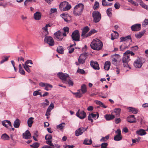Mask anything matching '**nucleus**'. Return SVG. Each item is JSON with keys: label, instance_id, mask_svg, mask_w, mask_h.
Segmentation results:
<instances>
[{"label": "nucleus", "instance_id": "1", "mask_svg": "<svg viewBox=\"0 0 148 148\" xmlns=\"http://www.w3.org/2000/svg\"><path fill=\"white\" fill-rule=\"evenodd\" d=\"M90 46L93 49L99 51L102 49L103 44L99 39L96 38L93 40L90 45Z\"/></svg>", "mask_w": 148, "mask_h": 148}, {"label": "nucleus", "instance_id": "2", "mask_svg": "<svg viewBox=\"0 0 148 148\" xmlns=\"http://www.w3.org/2000/svg\"><path fill=\"white\" fill-rule=\"evenodd\" d=\"M84 6L82 3H79L74 7L73 14L75 16H79L81 14L84 9Z\"/></svg>", "mask_w": 148, "mask_h": 148}, {"label": "nucleus", "instance_id": "3", "mask_svg": "<svg viewBox=\"0 0 148 148\" xmlns=\"http://www.w3.org/2000/svg\"><path fill=\"white\" fill-rule=\"evenodd\" d=\"M92 17L93 22L97 23L100 20L101 18V15L98 11H94L92 13Z\"/></svg>", "mask_w": 148, "mask_h": 148}, {"label": "nucleus", "instance_id": "4", "mask_svg": "<svg viewBox=\"0 0 148 148\" xmlns=\"http://www.w3.org/2000/svg\"><path fill=\"white\" fill-rule=\"evenodd\" d=\"M68 3L66 2H64L62 3L60 5V8L62 11H65L68 10L71 8V5L67 4Z\"/></svg>", "mask_w": 148, "mask_h": 148}, {"label": "nucleus", "instance_id": "5", "mask_svg": "<svg viewBox=\"0 0 148 148\" xmlns=\"http://www.w3.org/2000/svg\"><path fill=\"white\" fill-rule=\"evenodd\" d=\"M130 55H124L122 59V61L124 67H128L130 69H131L128 63L130 60Z\"/></svg>", "mask_w": 148, "mask_h": 148}, {"label": "nucleus", "instance_id": "6", "mask_svg": "<svg viewBox=\"0 0 148 148\" xmlns=\"http://www.w3.org/2000/svg\"><path fill=\"white\" fill-rule=\"evenodd\" d=\"M71 38L74 41H79L80 34L78 30L74 31L71 34Z\"/></svg>", "mask_w": 148, "mask_h": 148}, {"label": "nucleus", "instance_id": "7", "mask_svg": "<svg viewBox=\"0 0 148 148\" xmlns=\"http://www.w3.org/2000/svg\"><path fill=\"white\" fill-rule=\"evenodd\" d=\"M44 40L45 42L48 44L50 46H52L54 45L53 39L51 36L45 37Z\"/></svg>", "mask_w": 148, "mask_h": 148}, {"label": "nucleus", "instance_id": "8", "mask_svg": "<svg viewBox=\"0 0 148 148\" xmlns=\"http://www.w3.org/2000/svg\"><path fill=\"white\" fill-rule=\"evenodd\" d=\"M76 115L80 119H83L86 118V113L84 111L79 109L77 112Z\"/></svg>", "mask_w": 148, "mask_h": 148}, {"label": "nucleus", "instance_id": "9", "mask_svg": "<svg viewBox=\"0 0 148 148\" xmlns=\"http://www.w3.org/2000/svg\"><path fill=\"white\" fill-rule=\"evenodd\" d=\"M143 64V62L142 61L141 59L138 58L134 61V65L136 68H140L141 67Z\"/></svg>", "mask_w": 148, "mask_h": 148}, {"label": "nucleus", "instance_id": "10", "mask_svg": "<svg viewBox=\"0 0 148 148\" xmlns=\"http://www.w3.org/2000/svg\"><path fill=\"white\" fill-rule=\"evenodd\" d=\"M113 59H112V64L114 65L117 66L118 61H119L120 56L119 55L117 54H115L112 56Z\"/></svg>", "mask_w": 148, "mask_h": 148}, {"label": "nucleus", "instance_id": "11", "mask_svg": "<svg viewBox=\"0 0 148 148\" xmlns=\"http://www.w3.org/2000/svg\"><path fill=\"white\" fill-rule=\"evenodd\" d=\"M88 127L86 128H84L83 127H79L77 129L75 132V135L76 136H78L82 135L83 133L86 131Z\"/></svg>", "mask_w": 148, "mask_h": 148}, {"label": "nucleus", "instance_id": "12", "mask_svg": "<svg viewBox=\"0 0 148 148\" xmlns=\"http://www.w3.org/2000/svg\"><path fill=\"white\" fill-rule=\"evenodd\" d=\"M45 139L46 140V143L49 146H53V144L52 143L51 139L52 136L50 134L46 135L45 137Z\"/></svg>", "mask_w": 148, "mask_h": 148}, {"label": "nucleus", "instance_id": "13", "mask_svg": "<svg viewBox=\"0 0 148 148\" xmlns=\"http://www.w3.org/2000/svg\"><path fill=\"white\" fill-rule=\"evenodd\" d=\"M59 77L62 80L65 81L67 78L69 77V75L66 73H64L62 72L58 73L57 74Z\"/></svg>", "mask_w": 148, "mask_h": 148}, {"label": "nucleus", "instance_id": "14", "mask_svg": "<svg viewBox=\"0 0 148 148\" xmlns=\"http://www.w3.org/2000/svg\"><path fill=\"white\" fill-rule=\"evenodd\" d=\"M131 28L133 31H139L141 29V25L140 24H136L132 26Z\"/></svg>", "mask_w": 148, "mask_h": 148}, {"label": "nucleus", "instance_id": "15", "mask_svg": "<svg viewBox=\"0 0 148 148\" xmlns=\"http://www.w3.org/2000/svg\"><path fill=\"white\" fill-rule=\"evenodd\" d=\"M62 34V32L59 30L54 33V35L57 38V40L61 41L63 39V36Z\"/></svg>", "mask_w": 148, "mask_h": 148}, {"label": "nucleus", "instance_id": "16", "mask_svg": "<svg viewBox=\"0 0 148 148\" xmlns=\"http://www.w3.org/2000/svg\"><path fill=\"white\" fill-rule=\"evenodd\" d=\"M90 65L94 69L99 70L100 69L99 65L97 62H94L92 61H91Z\"/></svg>", "mask_w": 148, "mask_h": 148}, {"label": "nucleus", "instance_id": "17", "mask_svg": "<svg viewBox=\"0 0 148 148\" xmlns=\"http://www.w3.org/2000/svg\"><path fill=\"white\" fill-rule=\"evenodd\" d=\"M89 30V28L88 26L84 27L82 29V33L81 34V36L83 38H86L85 36H86V34Z\"/></svg>", "mask_w": 148, "mask_h": 148}, {"label": "nucleus", "instance_id": "18", "mask_svg": "<svg viewBox=\"0 0 148 148\" xmlns=\"http://www.w3.org/2000/svg\"><path fill=\"white\" fill-rule=\"evenodd\" d=\"M23 138L25 139H29L31 137V134L30 132L28 130H26L25 132L23 134Z\"/></svg>", "mask_w": 148, "mask_h": 148}, {"label": "nucleus", "instance_id": "19", "mask_svg": "<svg viewBox=\"0 0 148 148\" xmlns=\"http://www.w3.org/2000/svg\"><path fill=\"white\" fill-rule=\"evenodd\" d=\"M41 17V14L39 12H36L34 14V18L36 20H40Z\"/></svg>", "mask_w": 148, "mask_h": 148}, {"label": "nucleus", "instance_id": "20", "mask_svg": "<svg viewBox=\"0 0 148 148\" xmlns=\"http://www.w3.org/2000/svg\"><path fill=\"white\" fill-rule=\"evenodd\" d=\"M21 123L20 120L18 119H16L14 123V126L15 128L19 127Z\"/></svg>", "mask_w": 148, "mask_h": 148}, {"label": "nucleus", "instance_id": "21", "mask_svg": "<svg viewBox=\"0 0 148 148\" xmlns=\"http://www.w3.org/2000/svg\"><path fill=\"white\" fill-rule=\"evenodd\" d=\"M106 119L107 121L112 120L115 118V116L113 114H106L105 115Z\"/></svg>", "mask_w": 148, "mask_h": 148}, {"label": "nucleus", "instance_id": "22", "mask_svg": "<svg viewBox=\"0 0 148 148\" xmlns=\"http://www.w3.org/2000/svg\"><path fill=\"white\" fill-rule=\"evenodd\" d=\"M110 66V63L109 61H108L106 62L104 65V69L105 70L108 71Z\"/></svg>", "mask_w": 148, "mask_h": 148}, {"label": "nucleus", "instance_id": "23", "mask_svg": "<svg viewBox=\"0 0 148 148\" xmlns=\"http://www.w3.org/2000/svg\"><path fill=\"white\" fill-rule=\"evenodd\" d=\"M34 118L32 117H30L27 120V124H28V126L30 127H32L33 123H34L33 120Z\"/></svg>", "mask_w": 148, "mask_h": 148}, {"label": "nucleus", "instance_id": "24", "mask_svg": "<svg viewBox=\"0 0 148 148\" xmlns=\"http://www.w3.org/2000/svg\"><path fill=\"white\" fill-rule=\"evenodd\" d=\"M81 90L82 94H84L87 91L86 86L85 84H83L81 87Z\"/></svg>", "mask_w": 148, "mask_h": 148}, {"label": "nucleus", "instance_id": "25", "mask_svg": "<svg viewBox=\"0 0 148 148\" xmlns=\"http://www.w3.org/2000/svg\"><path fill=\"white\" fill-rule=\"evenodd\" d=\"M76 45V44L75 42H74V44L71 45L69 47H68V49L69 50V52L70 53H72L74 50V48L72 47L73 46H75Z\"/></svg>", "mask_w": 148, "mask_h": 148}, {"label": "nucleus", "instance_id": "26", "mask_svg": "<svg viewBox=\"0 0 148 148\" xmlns=\"http://www.w3.org/2000/svg\"><path fill=\"white\" fill-rule=\"evenodd\" d=\"M57 51L59 53L63 54L64 53V49L62 46H58L57 48Z\"/></svg>", "mask_w": 148, "mask_h": 148}, {"label": "nucleus", "instance_id": "27", "mask_svg": "<svg viewBox=\"0 0 148 148\" xmlns=\"http://www.w3.org/2000/svg\"><path fill=\"white\" fill-rule=\"evenodd\" d=\"M121 111V109L120 108H116L114 109V112L113 113H115L116 116H119L120 115Z\"/></svg>", "mask_w": 148, "mask_h": 148}, {"label": "nucleus", "instance_id": "28", "mask_svg": "<svg viewBox=\"0 0 148 148\" xmlns=\"http://www.w3.org/2000/svg\"><path fill=\"white\" fill-rule=\"evenodd\" d=\"M129 112H132L133 114H136L138 113V109L132 107H129Z\"/></svg>", "mask_w": 148, "mask_h": 148}, {"label": "nucleus", "instance_id": "29", "mask_svg": "<svg viewBox=\"0 0 148 148\" xmlns=\"http://www.w3.org/2000/svg\"><path fill=\"white\" fill-rule=\"evenodd\" d=\"M95 102L98 105L100 106L103 108H107V106H105L104 103L100 101L96 100Z\"/></svg>", "mask_w": 148, "mask_h": 148}, {"label": "nucleus", "instance_id": "30", "mask_svg": "<svg viewBox=\"0 0 148 148\" xmlns=\"http://www.w3.org/2000/svg\"><path fill=\"white\" fill-rule=\"evenodd\" d=\"M1 138L3 140H8L9 139V136L7 134H3L1 137Z\"/></svg>", "mask_w": 148, "mask_h": 148}, {"label": "nucleus", "instance_id": "31", "mask_svg": "<svg viewBox=\"0 0 148 148\" xmlns=\"http://www.w3.org/2000/svg\"><path fill=\"white\" fill-rule=\"evenodd\" d=\"M92 143V141L91 138L89 140L88 138H86L84 140L83 144L85 145H89Z\"/></svg>", "mask_w": 148, "mask_h": 148}, {"label": "nucleus", "instance_id": "32", "mask_svg": "<svg viewBox=\"0 0 148 148\" xmlns=\"http://www.w3.org/2000/svg\"><path fill=\"white\" fill-rule=\"evenodd\" d=\"M19 72L22 75H25V71L22 66L21 64H20L18 65Z\"/></svg>", "mask_w": 148, "mask_h": 148}, {"label": "nucleus", "instance_id": "33", "mask_svg": "<svg viewBox=\"0 0 148 148\" xmlns=\"http://www.w3.org/2000/svg\"><path fill=\"white\" fill-rule=\"evenodd\" d=\"M145 32V31L139 32L138 33L136 34L135 36L137 38H140L142 36Z\"/></svg>", "mask_w": 148, "mask_h": 148}, {"label": "nucleus", "instance_id": "34", "mask_svg": "<svg viewBox=\"0 0 148 148\" xmlns=\"http://www.w3.org/2000/svg\"><path fill=\"white\" fill-rule=\"evenodd\" d=\"M65 125V123H61L58 125L57 126V128L58 129L60 130H62L64 128V127Z\"/></svg>", "mask_w": 148, "mask_h": 148}, {"label": "nucleus", "instance_id": "35", "mask_svg": "<svg viewBox=\"0 0 148 148\" xmlns=\"http://www.w3.org/2000/svg\"><path fill=\"white\" fill-rule=\"evenodd\" d=\"M136 133L138 135L140 136H143L145 135L146 132L145 131L142 129H140L139 130L136 131Z\"/></svg>", "mask_w": 148, "mask_h": 148}, {"label": "nucleus", "instance_id": "36", "mask_svg": "<svg viewBox=\"0 0 148 148\" xmlns=\"http://www.w3.org/2000/svg\"><path fill=\"white\" fill-rule=\"evenodd\" d=\"M121 41L120 42H122L123 41H125L127 40L131 39V36L130 35H128L126 36L121 37L120 38Z\"/></svg>", "mask_w": 148, "mask_h": 148}, {"label": "nucleus", "instance_id": "37", "mask_svg": "<svg viewBox=\"0 0 148 148\" xmlns=\"http://www.w3.org/2000/svg\"><path fill=\"white\" fill-rule=\"evenodd\" d=\"M97 32V31L95 30L94 29H92L89 31V32L86 35V36H85L86 37H88L90 36L92 34Z\"/></svg>", "mask_w": 148, "mask_h": 148}, {"label": "nucleus", "instance_id": "38", "mask_svg": "<svg viewBox=\"0 0 148 148\" xmlns=\"http://www.w3.org/2000/svg\"><path fill=\"white\" fill-rule=\"evenodd\" d=\"M122 136L121 135H116L114 137V140L115 141H119L122 140Z\"/></svg>", "mask_w": 148, "mask_h": 148}, {"label": "nucleus", "instance_id": "39", "mask_svg": "<svg viewBox=\"0 0 148 148\" xmlns=\"http://www.w3.org/2000/svg\"><path fill=\"white\" fill-rule=\"evenodd\" d=\"M2 125L4 127H8V125H9V121L8 120H5L2 121Z\"/></svg>", "mask_w": 148, "mask_h": 148}, {"label": "nucleus", "instance_id": "40", "mask_svg": "<svg viewBox=\"0 0 148 148\" xmlns=\"http://www.w3.org/2000/svg\"><path fill=\"white\" fill-rule=\"evenodd\" d=\"M40 90H37L34 91L33 93V95L34 96H36L39 95H40V97H42L41 92H39V91Z\"/></svg>", "mask_w": 148, "mask_h": 148}, {"label": "nucleus", "instance_id": "41", "mask_svg": "<svg viewBox=\"0 0 148 148\" xmlns=\"http://www.w3.org/2000/svg\"><path fill=\"white\" fill-rule=\"evenodd\" d=\"M49 34L48 32H44V31H41V33L40 34V36L42 38H43L44 37L45 38V37H47L46 36Z\"/></svg>", "mask_w": 148, "mask_h": 148}, {"label": "nucleus", "instance_id": "42", "mask_svg": "<svg viewBox=\"0 0 148 148\" xmlns=\"http://www.w3.org/2000/svg\"><path fill=\"white\" fill-rule=\"evenodd\" d=\"M40 146V144L37 142H36L32 145H31L30 146L32 148H38Z\"/></svg>", "mask_w": 148, "mask_h": 148}, {"label": "nucleus", "instance_id": "43", "mask_svg": "<svg viewBox=\"0 0 148 148\" xmlns=\"http://www.w3.org/2000/svg\"><path fill=\"white\" fill-rule=\"evenodd\" d=\"M112 9L111 8H108V9H107L106 10V13L107 15L109 17H110L112 15Z\"/></svg>", "mask_w": 148, "mask_h": 148}, {"label": "nucleus", "instance_id": "44", "mask_svg": "<svg viewBox=\"0 0 148 148\" xmlns=\"http://www.w3.org/2000/svg\"><path fill=\"white\" fill-rule=\"evenodd\" d=\"M90 115L92 116V118H93L95 119H98L99 117V114L97 112H96V113L95 114L91 113L90 114Z\"/></svg>", "mask_w": 148, "mask_h": 148}, {"label": "nucleus", "instance_id": "45", "mask_svg": "<svg viewBox=\"0 0 148 148\" xmlns=\"http://www.w3.org/2000/svg\"><path fill=\"white\" fill-rule=\"evenodd\" d=\"M51 25L49 24H47L45 27H44L42 28V30L41 31H44V32H48V29L47 28L48 27H51Z\"/></svg>", "mask_w": 148, "mask_h": 148}, {"label": "nucleus", "instance_id": "46", "mask_svg": "<svg viewBox=\"0 0 148 148\" xmlns=\"http://www.w3.org/2000/svg\"><path fill=\"white\" fill-rule=\"evenodd\" d=\"M109 135H108L106 136L105 137H103L100 140L101 142H105L107 140L109 139Z\"/></svg>", "mask_w": 148, "mask_h": 148}, {"label": "nucleus", "instance_id": "47", "mask_svg": "<svg viewBox=\"0 0 148 148\" xmlns=\"http://www.w3.org/2000/svg\"><path fill=\"white\" fill-rule=\"evenodd\" d=\"M87 54L86 53H83L81 54L79 57L82 58L83 60H85L87 58Z\"/></svg>", "mask_w": 148, "mask_h": 148}, {"label": "nucleus", "instance_id": "48", "mask_svg": "<svg viewBox=\"0 0 148 148\" xmlns=\"http://www.w3.org/2000/svg\"><path fill=\"white\" fill-rule=\"evenodd\" d=\"M73 94L75 95L76 97L80 98L82 96V93L78 92H73Z\"/></svg>", "mask_w": 148, "mask_h": 148}, {"label": "nucleus", "instance_id": "49", "mask_svg": "<svg viewBox=\"0 0 148 148\" xmlns=\"http://www.w3.org/2000/svg\"><path fill=\"white\" fill-rule=\"evenodd\" d=\"M22 65L23 66V67L25 69V70L28 72L30 73L31 71L30 70L29 68V66L26 65H24V64H23Z\"/></svg>", "mask_w": 148, "mask_h": 148}, {"label": "nucleus", "instance_id": "50", "mask_svg": "<svg viewBox=\"0 0 148 148\" xmlns=\"http://www.w3.org/2000/svg\"><path fill=\"white\" fill-rule=\"evenodd\" d=\"M45 101L46 102H44L42 103V105L44 107H46L48 106L49 103V101L47 99H45Z\"/></svg>", "mask_w": 148, "mask_h": 148}, {"label": "nucleus", "instance_id": "51", "mask_svg": "<svg viewBox=\"0 0 148 148\" xmlns=\"http://www.w3.org/2000/svg\"><path fill=\"white\" fill-rule=\"evenodd\" d=\"M45 87V89L47 91H48L49 90V88H52L53 86L47 83Z\"/></svg>", "mask_w": 148, "mask_h": 148}, {"label": "nucleus", "instance_id": "52", "mask_svg": "<svg viewBox=\"0 0 148 148\" xmlns=\"http://www.w3.org/2000/svg\"><path fill=\"white\" fill-rule=\"evenodd\" d=\"M148 24V19H145L143 22L142 25L143 27H145Z\"/></svg>", "mask_w": 148, "mask_h": 148}, {"label": "nucleus", "instance_id": "53", "mask_svg": "<svg viewBox=\"0 0 148 148\" xmlns=\"http://www.w3.org/2000/svg\"><path fill=\"white\" fill-rule=\"evenodd\" d=\"M77 72L81 74H84L85 73V71L84 70L79 68L77 69Z\"/></svg>", "mask_w": 148, "mask_h": 148}, {"label": "nucleus", "instance_id": "54", "mask_svg": "<svg viewBox=\"0 0 148 148\" xmlns=\"http://www.w3.org/2000/svg\"><path fill=\"white\" fill-rule=\"evenodd\" d=\"M99 6V3L97 1H95L94 6L93 7V8L94 10H95L98 8Z\"/></svg>", "mask_w": 148, "mask_h": 148}, {"label": "nucleus", "instance_id": "55", "mask_svg": "<svg viewBox=\"0 0 148 148\" xmlns=\"http://www.w3.org/2000/svg\"><path fill=\"white\" fill-rule=\"evenodd\" d=\"M8 59L9 57H5L4 58L0 61V63L1 64H3L5 62L8 61Z\"/></svg>", "mask_w": 148, "mask_h": 148}, {"label": "nucleus", "instance_id": "56", "mask_svg": "<svg viewBox=\"0 0 148 148\" xmlns=\"http://www.w3.org/2000/svg\"><path fill=\"white\" fill-rule=\"evenodd\" d=\"M108 144L106 143H102L101 145V148H108Z\"/></svg>", "mask_w": 148, "mask_h": 148}, {"label": "nucleus", "instance_id": "57", "mask_svg": "<svg viewBox=\"0 0 148 148\" xmlns=\"http://www.w3.org/2000/svg\"><path fill=\"white\" fill-rule=\"evenodd\" d=\"M128 1L135 6H137L138 5V4L137 3L134 1L132 0H128Z\"/></svg>", "mask_w": 148, "mask_h": 148}, {"label": "nucleus", "instance_id": "58", "mask_svg": "<svg viewBox=\"0 0 148 148\" xmlns=\"http://www.w3.org/2000/svg\"><path fill=\"white\" fill-rule=\"evenodd\" d=\"M138 49V47L137 46H135L131 47V50L133 51H137Z\"/></svg>", "mask_w": 148, "mask_h": 148}, {"label": "nucleus", "instance_id": "59", "mask_svg": "<svg viewBox=\"0 0 148 148\" xmlns=\"http://www.w3.org/2000/svg\"><path fill=\"white\" fill-rule=\"evenodd\" d=\"M56 8H51L50 10V12L49 13L50 14H52L53 13H55L57 12Z\"/></svg>", "mask_w": 148, "mask_h": 148}, {"label": "nucleus", "instance_id": "60", "mask_svg": "<svg viewBox=\"0 0 148 148\" xmlns=\"http://www.w3.org/2000/svg\"><path fill=\"white\" fill-rule=\"evenodd\" d=\"M127 121L130 123H135L136 122V120H133L127 118Z\"/></svg>", "mask_w": 148, "mask_h": 148}, {"label": "nucleus", "instance_id": "61", "mask_svg": "<svg viewBox=\"0 0 148 148\" xmlns=\"http://www.w3.org/2000/svg\"><path fill=\"white\" fill-rule=\"evenodd\" d=\"M102 5L103 6H107V4H108V2H107L106 0H102Z\"/></svg>", "mask_w": 148, "mask_h": 148}, {"label": "nucleus", "instance_id": "62", "mask_svg": "<svg viewBox=\"0 0 148 148\" xmlns=\"http://www.w3.org/2000/svg\"><path fill=\"white\" fill-rule=\"evenodd\" d=\"M51 111V109H49V108H47L46 113H45V115L46 116H48L50 114V112Z\"/></svg>", "mask_w": 148, "mask_h": 148}, {"label": "nucleus", "instance_id": "63", "mask_svg": "<svg viewBox=\"0 0 148 148\" xmlns=\"http://www.w3.org/2000/svg\"><path fill=\"white\" fill-rule=\"evenodd\" d=\"M42 148H55L54 145L53 144V146L44 145Z\"/></svg>", "mask_w": 148, "mask_h": 148}, {"label": "nucleus", "instance_id": "64", "mask_svg": "<svg viewBox=\"0 0 148 148\" xmlns=\"http://www.w3.org/2000/svg\"><path fill=\"white\" fill-rule=\"evenodd\" d=\"M81 59V58L79 57L78 58V60L79 61V64H83L85 62V60H83Z\"/></svg>", "mask_w": 148, "mask_h": 148}]
</instances>
